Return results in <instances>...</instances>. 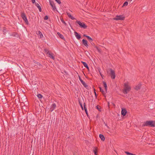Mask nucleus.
Masks as SVG:
<instances>
[{"label":"nucleus","mask_w":155,"mask_h":155,"mask_svg":"<svg viewBox=\"0 0 155 155\" xmlns=\"http://www.w3.org/2000/svg\"><path fill=\"white\" fill-rule=\"evenodd\" d=\"M47 54L48 55V57L54 60L55 58L54 56V54H53V53L49 51H48L47 53Z\"/></svg>","instance_id":"8"},{"label":"nucleus","mask_w":155,"mask_h":155,"mask_svg":"<svg viewBox=\"0 0 155 155\" xmlns=\"http://www.w3.org/2000/svg\"><path fill=\"white\" fill-rule=\"evenodd\" d=\"M56 104H55V103H54L53 104H52L51 105V108H50V110L51 111V112H52V111L53 110H54L56 107Z\"/></svg>","instance_id":"10"},{"label":"nucleus","mask_w":155,"mask_h":155,"mask_svg":"<svg viewBox=\"0 0 155 155\" xmlns=\"http://www.w3.org/2000/svg\"><path fill=\"white\" fill-rule=\"evenodd\" d=\"M79 104L80 105L82 109L83 110V107L82 106V103L80 101H79Z\"/></svg>","instance_id":"30"},{"label":"nucleus","mask_w":155,"mask_h":155,"mask_svg":"<svg viewBox=\"0 0 155 155\" xmlns=\"http://www.w3.org/2000/svg\"><path fill=\"white\" fill-rule=\"evenodd\" d=\"M96 108L99 111H101V107L100 106L97 105L96 107Z\"/></svg>","instance_id":"26"},{"label":"nucleus","mask_w":155,"mask_h":155,"mask_svg":"<svg viewBox=\"0 0 155 155\" xmlns=\"http://www.w3.org/2000/svg\"><path fill=\"white\" fill-rule=\"evenodd\" d=\"M85 110V112L86 114L87 115V116L88 117L87 109L85 108V110Z\"/></svg>","instance_id":"33"},{"label":"nucleus","mask_w":155,"mask_h":155,"mask_svg":"<svg viewBox=\"0 0 155 155\" xmlns=\"http://www.w3.org/2000/svg\"><path fill=\"white\" fill-rule=\"evenodd\" d=\"M140 85H138L135 87V89H136V90H138L140 89Z\"/></svg>","instance_id":"21"},{"label":"nucleus","mask_w":155,"mask_h":155,"mask_svg":"<svg viewBox=\"0 0 155 155\" xmlns=\"http://www.w3.org/2000/svg\"><path fill=\"white\" fill-rule=\"evenodd\" d=\"M98 70H99V73H100V72H101L100 71L101 70V69L100 68L98 69Z\"/></svg>","instance_id":"46"},{"label":"nucleus","mask_w":155,"mask_h":155,"mask_svg":"<svg viewBox=\"0 0 155 155\" xmlns=\"http://www.w3.org/2000/svg\"><path fill=\"white\" fill-rule=\"evenodd\" d=\"M79 78L81 84L86 88H87V87H88V85L86 84L81 79L80 76H79Z\"/></svg>","instance_id":"9"},{"label":"nucleus","mask_w":155,"mask_h":155,"mask_svg":"<svg viewBox=\"0 0 155 155\" xmlns=\"http://www.w3.org/2000/svg\"><path fill=\"white\" fill-rule=\"evenodd\" d=\"M127 1H132V0H127Z\"/></svg>","instance_id":"48"},{"label":"nucleus","mask_w":155,"mask_h":155,"mask_svg":"<svg viewBox=\"0 0 155 155\" xmlns=\"http://www.w3.org/2000/svg\"><path fill=\"white\" fill-rule=\"evenodd\" d=\"M83 36H84V37H86L87 38V35H85V34H84V35H83Z\"/></svg>","instance_id":"43"},{"label":"nucleus","mask_w":155,"mask_h":155,"mask_svg":"<svg viewBox=\"0 0 155 155\" xmlns=\"http://www.w3.org/2000/svg\"><path fill=\"white\" fill-rule=\"evenodd\" d=\"M61 22H62V23H63L66 26L67 25V24L65 22V21L63 19V18H61Z\"/></svg>","instance_id":"25"},{"label":"nucleus","mask_w":155,"mask_h":155,"mask_svg":"<svg viewBox=\"0 0 155 155\" xmlns=\"http://www.w3.org/2000/svg\"><path fill=\"white\" fill-rule=\"evenodd\" d=\"M48 17L47 15H46L44 17V19L45 20H47L48 19Z\"/></svg>","instance_id":"31"},{"label":"nucleus","mask_w":155,"mask_h":155,"mask_svg":"<svg viewBox=\"0 0 155 155\" xmlns=\"http://www.w3.org/2000/svg\"><path fill=\"white\" fill-rule=\"evenodd\" d=\"M84 110H85V108H87L86 107V104L85 103H84Z\"/></svg>","instance_id":"34"},{"label":"nucleus","mask_w":155,"mask_h":155,"mask_svg":"<svg viewBox=\"0 0 155 155\" xmlns=\"http://www.w3.org/2000/svg\"><path fill=\"white\" fill-rule=\"evenodd\" d=\"M66 13H67V15H68V17L70 18H71V19L73 20L75 19V18L73 16H71L70 13L68 12H67Z\"/></svg>","instance_id":"15"},{"label":"nucleus","mask_w":155,"mask_h":155,"mask_svg":"<svg viewBox=\"0 0 155 155\" xmlns=\"http://www.w3.org/2000/svg\"><path fill=\"white\" fill-rule=\"evenodd\" d=\"M94 47H95V48H96L97 49L98 48L97 46H94Z\"/></svg>","instance_id":"44"},{"label":"nucleus","mask_w":155,"mask_h":155,"mask_svg":"<svg viewBox=\"0 0 155 155\" xmlns=\"http://www.w3.org/2000/svg\"><path fill=\"white\" fill-rule=\"evenodd\" d=\"M57 34L59 36V37L63 40H65V38L64 37V36L61 34L59 32H58Z\"/></svg>","instance_id":"18"},{"label":"nucleus","mask_w":155,"mask_h":155,"mask_svg":"<svg viewBox=\"0 0 155 155\" xmlns=\"http://www.w3.org/2000/svg\"><path fill=\"white\" fill-rule=\"evenodd\" d=\"M94 149L93 150V152L94 153V154L95 155H97V148L95 147Z\"/></svg>","instance_id":"20"},{"label":"nucleus","mask_w":155,"mask_h":155,"mask_svg":"<svg viewBox=\"0 0 155 155\" xmlns=\"http://www.w3.org/2000/svg\"><path fill=\"white\" fill-rule=\"evenodd\" d=\"M91 45H94V43H93V44H92V43H91Z\"/></svg>","instance_id":"50"},{"label":"nucleus","mask_w":155,"mask_h":155,"mask_svg":"<svg viewBox=\"0 0 155 155\" xmlns=\"http://www.w3.org/2000/svg\"><path fill=\"white\" fill-rule=\"evenodd\" d=\"M108 106H109V102L108 103Z\"/></svg>","instance_id":"53"},{"label":"nucleus","mask_w":155,"mask_h":155,"mask_svg":"<svg viewBox=\"0 0 155 155\" xmlns=\"http://www.w3.org/2000/svg\"><path fill=\"white\" fill-rule=\"evenodd\" d=\"M100 89V91L101 92L102 94L104 96V97H105L106 96L105 95V94H106V93L104 92V90L101 88V87H99Z\"/></svg>","instance_id":"17"},{"label":"nucleus","mask_w":155,"mask_h":155,"mask_svg":"<svg viewBox=\"0 0 155 155\" xmlns=\"http://www.w3.org/2000/svg\"><path fill=\"white\" fill-rule=\"evenodd\" d=\"M81 63L83 64L84 67H85L86 68H87L88 70H89V68L87 64L85 62L81 61Z\"/></svg>","instance_id":"16"},{"label":"nucleus","mask_w":155,"mask_h":155,"mask_svg":"<svg viewBox=\"0 0 155 155\" xmlns=\"http://www.w3.org/2000/svg\"><path fill=\"white\" fill-rule=\"evenodd\" d=\"M146 126L154 127L155 126V121L153 120L146 121Z\"/></svg>","instance_id":"2"},{"label":"nucleus","mask_w":155,"mask_h":155,"mask_svg":"<svg viewBox=\"0 0 155 155\" xmlns=\"http://www.w3.org/2000/svg\"><path fill=\"white\" fill-rule=\"evenodd\" d=\"M74 34L75 36L77 38L78 40H80L81 38V35L79 34L76 31L74 32Z\"/></svg>","instance_id":"12"},{"label":"nucleus","mask_w":155,"mask_h":155,"mask_svg":"<svg viewBox=\"0 0 155 155\" xmlns=\"http://www.w3.org/2000/svg\"><path fill=\"white\" fill-rule=\"evenodd\" d=\"M50 4L53 8V10L54 11L57 10V9L54 3V2L50 0H49Z\"/></svg>","instance_id":"7"},{"label":"nucleus","mask_w":155,"mask_h":155,"mask_svg":"<svg viewBox=\"0 0 155 155\" xmlns=\"http://www.w3.org/2000/svg\"><path fill=\"white\" fill-rule=\"evenodd\" d=\"M94 91H96V90L94 88Z\"/></svg>","instance_id":"47"},{"label":"nucleus","mask_w":155,"mask_h":155,"mask_svg":"<svg viewBox=\"0 0 155 155\" xmlns=\"http://www.w3.org/2000/svg\"><path fill=\"white\" fill-rule=\"evenodd\" d=\"M37 64H38L39 66H41V67L42 66V65L39 63H38Z\"/></svg>","instance_id":"35"},{"label":"nucleus","mask_w":155,"mask_h":155,"mask_svg":"<svg viewBox=\"0 0 155 155\" xmlns=\"http://www.w3.org/2000/svg\"><path fill=\"white\" fill-rule=\"evenodd\" d=\"M128 4V2L127 1L125 2L123 4V6H127Z\"/></svg>","instance_id":"29"},{"label":"nucleus","mask_w":155,"mask_h":155,"mask_svg":"<svg viewBox=\"0 0 155 155\" xmlns=\"http://www.w3.org/2000/svg\"><path fill=\"white\" fill-rule=\"evenodd\" d=\"M35 5L37 7L39 11L41 12H42L41 8L39 4L37 3H35Z\"/></svg>","instance_id":"14"},{"label":"nucleus","mask_w":155,"mask_h":155,"mask_svg":"<svg viewBox=\"0 0 155 155\" xmlns=\"http://www.w3.org/2000/svg\"><path fill=\"white\" fill-rule=\"evenodd\" d=\"M94 94H95V97H96V98H97V94H96V91H94Z\"/></svg>","instance_id":"36"},{"label":"nucleus","mask_w":155,"mask_h":155,"mask_svg":"<svg viewBox=\"0 0 155 155\" xmlns=\"http://www.w3.org/2000/svg\"><path fill=\"white\" fill-rule=\"evenodd\" d=\"M127 113V111L125 108H122L121 114L123 116H125Z\"/></svg>","instance_id":"11"},{"label":"nucleus","mask_w":155,"mask_h":155,"mask_svg":"<svg viewBox=\"0 0 155 155\" xmlns=\"http://www.w3.org/2000/svg\"><path fill=\"white\" fill-rule=\"evenodd\" d=\"M31 2L33 3H35V0H32Z\"/></svg>","instance_id":"38"},{"label":"nucleus","mask_w":155,"mask_h":155,"mask_svg":"<svg viewBox=\"0 0 155 155\" xmlns=\"http://www.w3.org/2000/svg\"><path fill=\"white\" fill-rule=\"evenodd\" d=\"M37 96V97L39 99L43 97L42 95L40 94H38Z\"/></svg>","instance_id":"24"},{"label":"nucleus","mask_w":155,"mask_h":155,"mask_svg":"<svg viewBox=\"0 0 155 155\" xmlns=\"http://www.w3.org/2000/svg\"><path fill=\"white\" fill-rule=\"evenodd\" d=\"M76 22L79 25L80 27L81 28L86 29L87 27V26L85 24L84 22H81L78 21H76Z\"/></svg>","instance_id":"3"},{"label":"nucleus","mask_w":155,"mask_h":155,"mask_svg":"<svg viewBox=\"0 0 155 155\" xmlns=\"http://www.w3.org/2000/svg\"><path fill=\"white\" fill-rule=\"evenodd\" d=\"M100 75H101V76L102 78H103V77H104V75L102 74H101V72H100Z\"/></svg>","instance_id":"37"},{"label":"nucleus","mask_w":155,"mask_h":155,"mask_svg":"<svg viewBox=\"0 0 155 155\" xmlns=\"http://www.w3.org/2000/svg\"><path fill=\"white\" fill-rule=\"evenodd\" d=\"M87 39L89 41H91L92 42V41H93V39H92L91 38L90 36H87Z\"/></svg>","instance_id":"22"},{"label":"nucleus","mask_w":155,"mask_h":155,"mask_svg":"<svg viewBox=\"0 0 155 155\" xmlns=\"http://www.w3.org/2000/svg\"><path fill=\"white\" fill-rule=\"evenodd\" d=\"M124 88L123 89V92L124 94H127L131 90V87L129 85L128 82L125 83L124 84Z\"/></svg>","instance_id":"1"},{"label":"nucleus","mask_w":155,"mask_h":155,"mask_svg":"<svg viewBox=\"0 0 155 155\" xmlns=\"http://www.w3.org/2000/svg\"><path fill=\"white\" fill-rule=\"evenodd\" d=\"M64 72L65 73H67V72L65 71H64Z\"/></svg>","instance_id":"49"},{"label":"nucleus","mask_w":155,"mask_h":155,"mask_svg":"<svg viewBox=\"0 0 155 155\" xmlns=\"http://www.w3.org/2000/svg\"><path fill=\"white\" fill-rule=\"evenodd\" d=\"M99 137L101 138V140H102L103 141H104V140L105 138H104V136L103 135L101 134H100L99 135Z\"/></svg>","instance_id":"19"},{"label":"nucleus","mask_w":155,"mask_h":155,"mask_svg":"<svg viewBox=\"0 0 155 155\" xmlns=\"http://www.w3.org/2000/svg\"><path fill=\"white\" fill-rule=\"evenodd\" d=\"M125 17L123 15H117L114 18V19L116 20H124Z\"/></svg>","instance_id":"5"},{"label":"nucleus","mask_w":155,"mask_h":155,"mask_svg":"<svg viewBox=\"0 0 155 155\" xmlns=\"http://www.w3.org/2000/svg\"><path fill=\"white\" fill-rule=\"evenodd\" d=\"M21 15L23 19L25 21V23L28 24V21L25 13L24 12H21Z\"/></svg>","instance_id":"4"},{"label":"nucleus","mask_w":155,"mask_h":155,"mask_svg":"<svg viewBox=\"0 0 155 155\" xmlns=\"http://www.w3.org/2000/svg\"><path fill=\"white\" fill-rule=\"evenodd\" d=\"M82 41L83 44L84 45V46L86 47H87L88 46L87 41L86 40L83 39L82 40Z\"/></svg>","instance_id":"13"},{"label":"nucleus","mask_w":155,"mask_h":155,"mask_svg":"<svg viewBox=\"0 0 155 155\" xmlns=\"http://www.w3.org/2000/svg\"><path fill=\"white\" fill-rule=\"evenodd\" d=\"M17 35L18 34L16 32H14L12 34L11 36L14 37H16Z\"/></svg>","instance_id":"23"},{"label":"nucleus","mask_w":155,"mask_h":155,"mask_svg":"<svg viewBox=\"0 0 155 155\" xmlns=\"http://www.w3.org/2000/svg\"><path fill=\"white\" fill-rule=\"evenodd\" d=\"M102 82L104 86V87H107V83L105 81H103Z\"/></svg>","instance_id":"27"},{"label":"nucleus","mask_w":155,"mask_h":155,"mask_svg":"<svg viewBox=\"0 0 155 155\" xmlns=\"http://www.w3.org/2000/svg\"><path fill=\"white\" fill-rule=\"evenodd\" d=\"M55 1L59 4H60L61 3L60 0H55Z\"/></svg>","instance_id":"32"},{"label":"nucleus","mask_w":155,"mask_h":155,"mask_svg":"<svg viewBox=\"0 0 155 155\" xmlns=\"http://www.w3.org/2000/svg\"><path fill=\"white\" fill-rule=\"evenodd\" d=\"M45 51L46 52H48V51H48V50H47V49H45Z\"/></svg>","instance_id":"45"},{"label":"nucleus","mask_w":155,"mask_h":155,"mask_svg":"<svg viewBox=\"0 0 155 155\" xmlns=\"http://www.w3.org/2000/svg\"><path fill=\"white\" fill-rule=\"evenodd\" d=\"M145 126V122H144V123L142 125V126Z\"/></svg>","instance_id":"42"},{"label":"nucleus","mask_w":155,"mask_h":155,"mask_svg":"<svg viewBox=\"0 0 155 155\" xmlns=\"http://www.w3.org/2000/svg\"><path fill=\"white\" fill-rule=\"evenodd\" d=\"M38 35H39L41 38L43 36L42 34L40 31H38Z\"/></svg>","instance_id":"28"},{"label":"nucleus","mask_w":155,"mask_h":155,"mask_svg":"<svg viewBox=\"0 0 155 155\" xmlns=\"http://www.w3.org/2000/svg\"><path fill=\"white\" fill-rule=\"evenodd\" d=\"M97 50L100 53V52H101V51L100 49H99V48H98L97 49Z\"/></svg>","instance_id":"39"},{"label":"nucleus","mask_w":155,"mask_h":155,"mask_svg":"<svg viewBox=\"0 0 155 155\" xmlns=\"http://www.w3.org/2000/svg\"><path fill=\"white\" fill-rule=\"evenodd\" d=\"M91 45H94V43H93V44H92V43H91Z\"/></svg>","instance_id":"52"},{"label":"nucleus","mask_w":155,"mask_h":155,"mask_svg":"<svg viewBox=\"0 0 155 155\" xmlns=\"http://www.w3.org/2000/svg\"><path fill=\"white\" fill-rule=\"evenodd\" d=\"M110 71V75L112 79H114L115 78V71L111 68L109 69Z\"/></svg>","instance_id":"6"},{"label":"nucleus","mask_w":155,"mask_h":155,"mask_svg":"<svg viewBox=\"0 0 155 155\" xmlns=\"http://www.w3.org/2000/svg\"><path fill=\"white\" fill-rule=\"evenodd\" d=\"M5 31H6V30L5 29H3V32H4V35H5V33H6V32Z\"/></svg>","instance_id":"41"},{"label":"nucleus","mask_w":155,"mask_h":155,"mask_svg":"<svg viewBox=\"0 0 155 155\" xmlns=\"http://www.w3.org/2000/svg\"><path fill=\"white\" fill-rule=\"evenodd\" d=\"M91 45H94V43H93V44H92V43H91Z\"/></svg>","instance_id":"51"},{"label":"nucleus","mask_w":155,"mask_h":155,"mask_svg":"<svg viewBox=\"0 0 155 155\" xmlns=\"http://www.w3.org/2000/svg\"><path fill=\"white\" fill-rule=\"evenodd\" d=\"M107 87H105V91H106V93L107 92Z\"/></svg>","instance_id":"40"}]
</instances>
